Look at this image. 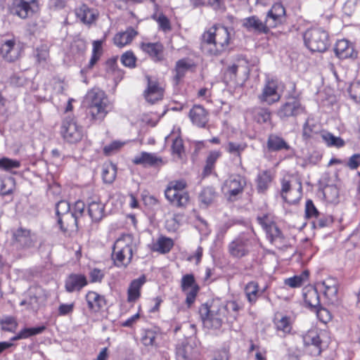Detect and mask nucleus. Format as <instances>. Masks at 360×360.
Segmentation results:
<instances>
[{"label": "nucleus", "mask_w": 360, "mask_h": 360, "mask_svg": "<svg viewBox=\"0 0 360 360\" xmlns=\"http://www.w3.org/2000/svg\"><path fill=\"white\" fill-rule=\"evenodd\" d=\"M285 20V8L281 3H275L268 11L265 21L252 15L243 20V27L249 32L257 34H268L270 28L282 24Z\"/></svg>", "instance_id": "nucleus-1"}, {"label": "nucleus", "mask_w": 360, "mask_h": 360, "mask_svg": "<svg viewBox=\"0 0 360 360\" xmlns=\"http://www.w3.org/2000/svg\"><path fill=\"white\" fill-rule=\"evenodd\" d=\"M231 41V34L228 27L220 23L213 25L204 31L201 36L202 44L212 46L209 51L214 56H218L225 51Z\"/></svg>", "instance_id": "nucleus-2"}, {"label": "nucleus", "mask_w": 360, "mask_h": 360, "mask_svg": "<svg viewBox=\"0 0 360 360\" xmlns=\"http://www.w3.org/2000/svg\"><path fill=\"white\" fill-rule=\"evenodd\" d=\"M258 224L266 233L269 242L279 250H285L291 247L288 238L285 236L276 223V217L266 213L257 217Z\"/></svg>", "instance_id": "nucleus-3"}, {"label": "nucleus", "mask_w": 360, "mask_h": 360, "mask_svg": "<svg viewBox=\"0 0 360 360\" xmlns=\"http://www.w3.org/2000/svg\"><path fill=\"white\" fill-rule=\"evenodd\" d=\"M86 118L91 124L102 122L108 113L109 101L105 91L92 89L86 94Z\"/></svg>", "instance_id": "nucleus-4"}, {"label": "nucleus", "mask_w": 360, "mask_h": 360, "mask_svg": "<svg viewBox=\"0 0 360 360\" xmlns=\"http://www.w3.org/2000/svg\"><path fill=\"white\" fill-rule=\"evenodd\" d=\"M136 250L132 234L123 233L115 242L112 247V259L115 266L126 269L131 262L134 252Z\"/></svg>", "instance_id": "nucleus-5"}, {"label": "nucleus", "mask_w": 360, "mask_h": 360, "mask_svg": "<svg viewBox=\"0 0 360 360\" xmlns=\"http://www.w3.org/2000/svg\"><path fill=\"white\" fill-rule=\"evenodd\" d=\"M187 188L188 183L185 179L172 180L168 182L165 190V198L174 207L185 209L191 201Z\"/></svg>", "instance_id": "nucleus-6"}, {"label": "nucleus", "mask_w": 360, "mask_h": 360, "mask_svg": "<svg viewBox=\"0 0 360 360\" xmlns=\"http://www.w3.org/2000/svg\"><path fill=\"white\" fill-rule=\"evenodd\" d=\"M199 314L203 326L210 330L220 329L224 321L227 320L225 308L219 303L202 304L199 307Z\"/></svg>", "instance_id": "nucleus-7"}, {"label": "nucleus", "mask_w": 360, "mask_h": 360, "mask_svg": "<svg viewBox=\"0 0 360 360\" xmlns=\"http://www.w3.org/2000/svg\"><path fill=\"white\" fill-rule=\"evenodd\" d=\"M70 205L65 200H60L56 205V221L60 231L65 236L77 232L80 226L79 221L70 214Z\"/></svg>", "instance_id": "nucleus-8"}, {"label": "nucleus", "mask_w": 360, "mask_h": 360, "mask_svg": "<svg viewBox=\"0 0 360 360\" xmlns=\"http://www.w3.org/2000/svg\"><path fill=\"white\" fill-rule=\"evenodd\" d=\"M279 194L285 202L298 203L302 197V184L293 174L287 173L280 179Z\"/></svg>", "instance_id": "nucleus-9"}, {"label": "nucleus", "mask_w": 360, "mask_h": 360, "mask_svg": "<svg viewBox=\"0 0 360 360\" xmlns=\"http://www.w3.org/2000/svg\"><path fill=\"white\" fill-rule=\"evenodd\" d=\"M303 39L305 46L311 52L323 53L330 47V38L327 31L320 27L307 29Z\"/></svg>", "instance_id": "nucleus-10"}, {"label": "nucleus", "mask_w": 360, "mask_h": 360, "mask_svg": "<svg viewBox=\"0 0 360 360\" xmlns=\"http://www.w3.org/2000/svg\"><path fill=\"white\" fill-rule=\"evenodd\" d=\"M40 0H11L8 12L21 20H27L41 11Z\"/></svg>", "instance_id": "nucleus-11"}, {"label": "nucleus", "mask_w": 360, "mask_h": 360, "mask_svg": "<svg viewBox=\"0 0 360 360\" xmlns=\"http://www.w3.org/2000/svg\"><path fill=\"white\" fill-rule=\"evenodd\" d=\"M60 134L65 141L77 143L82 140L84 131L83 127L78 124L74 116H68L62 120Z\"/></svg>", "instance_id": "nucleus-12"}, {"label": "nucleus", "mask_w": 360, "mask_h": 360, "mask_svg": "<svg viewBox=\"0 0 360 360\" xmlns=\"http://www.w3.org/2000/svg\"><path fill=\"white\" fill-rule=\"evenodd\" d=\"M247 185L246 177L240 174H231L224 182L221 191L229 200H235L243 193Z\"/></svg>", "instance_id": "nucleus-13"}, {"label": "nucleus", "mask_w": 360, "mask_h": 360, "mask_svg": "<svg viewBox=\"0 0 360 360\" xmlns=\"http://www.w3.org/2000/svg\"><path fill=\"white\" fill-rule=\"evenodd\" d=\"M147 86L143 91V96L147 103L153 105L164 98L165 85L157 78L146 76Z\"/></svg>", "instance_id": "nucleus-14"}, {"label": "nucleus", "mask_w": 360, "mask_h": 360, "mask_svg": "<svg viewBox=\"0 0 360 360\" xmlns=\"http://www.w3.org/2000/svg\"><path fill=\"white\" fill-rule=\"evenodd\" d=\"M304 107L302 105L297 96H289L276 112L277 116L281 120L295 117L304 112Z\"/></svg>", "instance_id": "nucleus-15"}, {"label": "nucleus", "mask_w": 360, "mask_h": 360, "mask_svg": "<svg viewBox=\"0 0 360 360\" xmlns=\"http://www.w3.org/2000/svg\"><path fill=\"white\" fill-rule=\"evenodd\" d=\"M281 95L278 91V82L276 79H267L257 98L262 104L271 105L280 101Z\"/></svg>", "instance_id": "nucleus-16"}, {"label": "nucleus", "mask_w": 360, "mask_h": 360, "mask_svg": "<svg viewBox=\"0 0 360 360\" xmlns=\"http://www.w3.org/2000/svg\"><path fill=\"white\" fill-rule=\"evenodd\" d=\"M22 47L15 37L3 39L0 45V56L4 60L13 63L18 60L21 56Z\"/></svg>", "instance_id": "nucleus-17"}, {"label": "nucleus", "mask_w": 360, "mask_h": 360, "mask_svg": "<svg viewBox=\"0 0 360 360\" xmlns=\"http://www.w3.org/2000/svg\"><path fill=\"white\" fill-rule=\"evenodd\" d=\"M84 300L87 311L92 316H98L103 314L108 304L105 296L94 290L87 291L84 296Z\"/></svg>", "instance_id": "nucleus-18"}, {"label": "nucleus", "mask_w": 360, "mask_h": 360, "mask_svg": "<svg viewBox=\"0 0 360 360\" xmlns=\"http://www.w3.org/2000/svg\"><path fill=\"white\" fill-rule=\"evenodd\" d=\"M251 248V239L247 236L242 234L230 242L227 249L231 257L240 259L249 255Z\"/></svg>", "instance_id": "nucleus-19"}, {"label": "nucleus", "mask_w": 360, "mask_h": 360, "mask_svg": "<svg viewBox=\"0 0 360 360\" xmlns=\"http://www.w3.org/2000/svg\"><path fill=\"white\" fill-rule=\"evenodd\" d=\"M181 288L186 295V304L188 307H191L195 302L200 290V285L196 282L193 274H187L182 276L181 279Z\"/></svg>", "instance_id": "nucleus-20"}, {"label": "nucleus", "mask_w": 360, "mask_h": 360, "mask_svg": "<svg viewBox=\"0 0 360 360\" xmlns=\"http://www.w3.org/2000/svg\"><path fill=\"white\" fill-rule=\"evenodd\" d=\"M139 48L154 63H162L166 60L165 48L160 41H143L139 44Z\"/></svg>", "instance_id": "nucleus-21"}, {"label": "nucleus", "mask_w": 360, "mask_h": 360, "mask_svg": "<svg viewBox=\"0 0 360 360\" xmlns=\"http://www.w3.org/2000/svg\"><path fill=\"white\" fill-rule=\"evenodd\" d=\"M131 162L135 165L153 168H160L167 163L166 160L156 153L146 151H142L136 155Z\"/></svg>", "instance_id": "nucleus-22"}, {"label": "nucleus", "mask_w": 360, "mask_h": 360, "mask_svg": "<svg viewBox=\"0 0 360 360\" xmlns=\"http://www.w3.org/2000/svg\"><path fill=\"white\" fill-rule=\"evenodd\" d=\"M75 14L82 23L89 27L95 24L99 17V11L86 4H82L75 9Z\"/></svg>", "instance_id": "nucleus-23"}, {"label": "nucleus", "mask_w": 360, "mask_h": 360, "mask_svg": "<svg viewBox=\"0 0 360 360\" xmlns=\"http://www.w3.org/2000/svg\"><path fill=\"white\" fill-rule=\"evenodd\" d=\"M88 284L87 277L84 274L72 273L65 278L64 288L66 292L72 293L80 292Z\"/></svg>", "instance_id": "nucleus-24"}, {"label": "nucleus", "mask_w": 360, "mask_h": 360, "mask_svg": "<svg viewBox=\"0 0 360 360\" xmlns=\"http://www.w3.org/2000/svg\"><path fill=\"white\" fill-rule=\"evenodd\" d=\"M146 283V277L142 275L140 277L133 279L129 284L127 290V302L134 305L141 297V290L143 285Z\"/></svg>", "instance_id": "nucleus-25"}, {"label": "nucleus", "mask_w": 360, "mask_h": 360, "mask_svg": "<svg viewBox=\"0 0 360 360\" xmlns=\"http://www.w3.org/2000/svg\"><path fill=\"white\" fill-rule=\"evenodd\" d=\"M226 72L229 79L237 82L238 79L245 80L248 78L250 75V68L247 61L238 60L236 63L229 66Z\"/></svg>", "instance_id": "nucleus-26"}, {"label": "nucleus", "mask_w": 360, "mask_h": 360, "mask_svg": "<svg viewBox=\"0 0 360 360\" xmlns=\"http://www.w3.org/2000/svg\"><path fill=\"white\" fill-rule=\"evenodd\" d=\"M195 68L194 62L188 58H184L176 62L173 70V81L176 84H179L185 77L186 73L189 71H193Z\"/></svg>", "instance_id": "nucleus-27"}, {"label": "nucleus", "mask_w": 360, "mask_h": 360, "mask_svg": "<svg viewBox=\"0 0 360 360\" xmlns=\"http://www.w3.org/2000/svg\"><path fill=\"white\" fill-rule=\"evenodd\" d=\"M138 35V30L129 26L124 31L117 32L112 38V42L115 46L122 49L131 44Z\"/></svg>", "instance_id": "nucleus-28"}, {"label": "nucleus", "mask_w": 360, "mask_h": 360, "mask_svg": "<svg viewBox=\"0 0 360 360\" xmlns=\"http://www.w3.org/2000/svg\"><path fill=\"white\" fill-rule=\"evenodd\" d=\"M267 288V286H265L261 289L259 283L255 281L248 282L244 286L243 292L250 306L255 305L259 297H261L263 293L266 290Z\"/></svg>", "instance_id": "nucleus-29"}, {"label": "nucleus", "mask_w": 360, "mask_h": 360, "mask_svg": "<svg viewBox=\"0 0 360 360\" xmlns=\"http://www.w3.org/2000/svg\"><path fill=\"white\" fill-rule=\"evenodd\" d=\"M176 360H202L200 352L188 342H182L176 347Z\"/></svg>", "instance_id": "nucleus-30"}, {"label": "nucleus", "mask_w": 360, "mask_h": 360, "mask_svg": "<svg viewBox=\"0 0 360 360\" xmlns=\"http://www.w3.org/2000/svg\"><path fill=\"white\" fill-rule=\"evenodd\" d=\"M191 122L200 128H205L209 122V112L201 105H194L189 111Z\"/></svg>", "instance_id": "nucleus-31"}, {"label": "nucleus", "mask_w": 360, "mask_h": 360, "mask_svg": "<svg viewBox=\"0 0 360 360\" xmlns=\"http://www.w3.org/2000/svg\"><path fill=\"white\" fill-rule=\"evenodd\" d=\"M334 51L335 55L340 59L355 58L357 57V51L348 40H338L335 45Z\"/></svg>", "instance_id": "nucleus-32"}, {"label": "nucleus", "mask_w": 360, "mask_h": 360, "mask_svg": "<svg viewBox=\"0 0 360 360\" xmlns=\"http://www.w3.org/2000/svg\"><path fill=\"white\" fill-rule=\"evenodd\" d=\"M274 177V173L270 169H264L259 172L255 179L257 193L260 194L266 193Z\"/></svg>", "instance_id": "nucleus-33"}, {"label": "nucleus", "mask_w": 360, "mask_h": 360, "mask_svg": "<svg viewBox=\"0 0 360 360\" xmlns=\"http://www.w3.org/2000/svg\"><path fill=\"white\" fill-rule=\"evenodd\" d=\"M302 297L305 307L311 311L317 308L321 304L319 292L312 285L305 286L302 289Z\"/></svg>", "instance_id": "nucleus-34"}, {"label": "nucleus", "mask_w": 360, "mask_h": 360, "mask_svg": "<svg viewBox=\"0 0 360 360\" xmlns=\"http://www.w3.org/2000/svg\"><path fill=\"white\" fill-rule=\"evenodd\" d=\"M221 155L222 153L219 150H210L208 153L201 173L203 178L207 177L214 172L216 163Z\"/></svg>", "instance_id": "nucleus-35"}, {"label": "nucleus", "mask_w": 360, "mask_h": 360, "mask_svg": "<svg viewBox=\"0 0 360 360\" xmlns=\"http://www.w3.org/2000/svg\"><path fill=\"white\" fill-rule=\"evenodd\" d=\"M174 242L172 238L165 236H160L156 241L150 245V250L162 255L169 253L174 248Z\"/></svg>", "instance_id": "nucleus-36"}, {"label": "nucleus", "mask_w": 360, "mask_h": 360, "mask_svg": "<svg viewBox=\"0 0 360 360\" xmlns=\"http://www.w3.org/2000/svg\"><path fill=\"white\" fill-rule=\"evenodd\" d=\"M323 293L329 302H333L338 298V283L333 278L328 277L321 283Z\"/></svg>", "instance_id": "nucleus-37"}, {"label": "nucleus", "mask_w": 360, "mask_h": 360, "mask_svg": "<svg viewBox=\"0 0 360 360\" xmlns=\"http://www.w3.org/2000/svg\"><path fill=\"white\" fill-rule=\"evenodd\" d=\"M88 214L93 222H99L105 215V205L98 198L92 200L88 205Z\"/></svg>", "instance_id": "nucleus-38"}, {"label": "nucleus", "mask_w": 360, "mask_h": 360, "mask_svg": "<svg viewBox=\"0 0 360 360\" xmlns=\"http://www.w3.org/2000/svg\"><path fill=\"white\" fill-rule=\"evenodd\" d=\"M274 324L277 332H281L283 337L292 333L293 320L287 315H282L280 318L275 317Z\"/></svg>", "instance_id": "nucleus-39"}, {"label": "nucleus", "mask_w": 360, "mask_h": 360, "mask_svg": "<svg viewBox=\"0 0 360 360\" xmlns=\"http://www.w3.org/2000/svg\"><path fill=\"white\" fill-rule=\"evenodd\" d=\"M103 40H96L93 41V48L91 58L86 65L82 70V72H88L91 70L95 65L101 59L103 53Z\"/></svg>", "instance_id": "nucleus-40"}, {"label": "nucleus", "mask_w": 360, "mask_h": 360, "mask_svg": "<svg viewBox=\"0 0 360 360\" xmlns=\"http://www.w3.org/2000/svg\"><path fill=\"white\" fill-rule=\"evenodd\" d=\"M303 341L305 345H311L316 348V355L321 354L322 340L318 329L309 330L303 336Z\"/></svg>", "instance_id": "nucleus-41"}, {"label": "nucleus", "mask_w": 360, "mask_h": 360, "mask_svg": "<svg viewBox=\"0 0 360 360\" xmlns=\"http://www.w3.org/2000/svg\"><path fill=\"white\" fill-rule=\"evenodd\" d=\"M266 147L269 151L276 152L282 150H288L290 149V145L281 136L271 134L267 139Z\"/></svg>", "instance_id": "nucleus-42"}, {"label": "nucleus", "mask_w": 360, "mask_h": 360, "mask_svg": "<svg viewBox=\"0 0 360 360\" xmlns=\"http://www.w3.org/2000/svg\"><path fill=\"white\" fill-rule=\"evenodd\" d=\"M13 239L23 247H30L34 243L31 231L22 227H19L13 232Z\"/></svg>", "instance_id": "nucleus-43"}, {"label": "nucleus", "mask_w": 360, "mask_h": 360, "mask_svg": "<svg viewBox=\"0 0 360 360\" xmlns=\"http://www.w3.org/2000/svg\"><path fill=\"white\" fill-rule=\"evenodd\" d=\"M309 279V271L304 270L300 274L285 278L284 284L290 288H300Z\"/></svg>", "instance_id": "nucleus-44"}, {"label": "nucleus", "mask_w": 360, "mask_h": 360, "mask_svg": "<svg viewBox=\"0 0 360 360\" xmlns=\"http://www.w3.org/2000/svg\"><path fill=\"white\" fill-rule=\"evenodd\" d=\"M46 330L44 326L34 327V328H25L20 330L15 336L11 338L12 341L18 340L27 339L32 336L40 334Z\"/></svg>", "instance_id": "nucleus-45"}, {"label": "nucleus", "mask_w": 360, "mask_h": 360, "mask_svg": "<svg viewBox=\"0 0 360 360\" xmlns=\"http://www.w3.org/2000/svg\"><path fill=\"white\" fill-rule=\"evenodd\" d=\"M223 307L225 308L226 318L228 319V314L231 313V316L235 321L238 317L239 311L243 309V304L238 300H233L227 301L226 304H223Z\"/></svg>", "instance_id": "nucleus-46"}, {"label": "nucleus", "mask_w": 360, "mask_h": 360, "mask_svg": "<svg viewBox=\"0 0 360 360\" xmlns=\"http://www.w3.org/2000/svg\"><path fill=\"white\" fill-rule=\"evenodd\" d=\"M246 143H236L229 141L227 143L226 152L238 158L240 164H242V153L247 148Z\"/></svg>", "instance_id": "nucleus-47"}, {"label": "nucleus", "mask_w": 360, "mask_h": 360, "mask_svg": "<svg viewBox=\"0 0 360 360\" xmlns=\"http://www.w3.org/2000/svg\"><path fill=\"white\" fill-rule=\"evenodd\" d=\"M171 150L172 156L178 160H181L185 156L184 141L180 136H176L172 140Z\"/></svg>", "instance_id": "nucleus-48"}, {"label": "nucleus", "mask_w": 360, "mask_h": 360, "mask_svg": "<svg viewBox=\"0 0 360 360\" xmlns=\"http://www.w3.org/2000/svg\"><path fill=\"white\" fill-rule=\"evenodd\" d=\"M321 138L328 147H336L340 148L345 145V142L342 138L335 136L330 132L323 134Z\"/></svg>", "instance_id": "nucleus-49"}, {"label": "nucleus", "mask_w": 360, "mask_h": 360, "mask_svg": "<svg viewBox=\"0 0 360 360\" xmlns=\"http://www.w3.org/2000/svg\"><path fill=\"white\" fill-rule=\"evenodd\" d=\"M0 325L3 330L11 333H14L18 326L16 319L11 316H7L3 318L0 321Z\"/></svg>", "instance_id": "nucleus-50"}, {"label": "nucleus", "mask_w": 360, "mask_h": 360, "mask_svg": "<svg viewBox=\"0 0 360 360\" xmlns=\"http://www.w3.org/2000/svg\"><path fill=\"white\" fill-rule=\"evenodd\" d=\"M117 169L116 167L112 165H105L102 171V178L105 183L111 184L116 178Z\"/></svg>", "instance_id": "nucleus-51"}, {"label": "nucleus", "mask_w": 360, "mask_h": 360, "mask_svg": "<svg viewBox=\"0 0 360 360\" xmlns=\"http://www.w3.org/2000/svg\"><path fill=\"white\" fill-rule=\"evenodd\" d=\"M312 311L316 313L319 321L324 324H327L333 319L331 312L328 309L322 307L321 304H320L317 308L314 309Z\"/></svg>", "instance_id": "nucleus-52"}, {"label": "nucleus", "mask_w": 360, "mask_h": 360, "mask_svg": "<svg viewBox=\"0 0 360 360\" xmlns=\"http://www.w3.org/2000/svg\"><path fill=\"white\" fill-rule=\"evenodd\" d=\"M21 166V163L18 160H13L4 157L0 158V169L11 172L13 169H18Z\"/></svg>", "instance_id": "nucleus-53"}, {"label": "nucleus", "mask_w": 360, "mask_h": 360, "mask_svg": "<svg viewBox=\"0 0 360 360\" xmlns=\"http://www.w3.org/2000/svg\"><path fill=\"white\" fill-rule=\"evenodd\" d=\"M120 60L124 66L129 68H134L136 65L137 58L134 53L129 50L122 53Z\"/></svg>", "instance_id": "nucleus-54"}, {"label": "nucleus", "mask_w": 360, "mask_h": 360, "mask_svg": "<svg viewBox=\"0 0 360 360\" xmlns=\"http://www.w3.org/2000/svg\"><path fill=\"white\" fill-rule=\"evenodd\" d=\"M348 93L355 103L360 104V79H355L350 84Z\"/></svg>", "instance_id": "nucleus-55"}, {"label": "nucleus", "mask_w": 360, "mask_h": 360, "mask_svg": "<svg viewBox=\"0 0 360 360\" xmlns=\"http://www.w3.org/2000/svg\"><path fill=\"white\" fill-rule=\"evenodd\" d=\"M271 119V111L268 108H260L255 115V120L259 124H264L270 122Z\"/></svg>", "instance_id": "nucleus-56"}, {"label": "nucleus", "mask_w": 360, "mask_h": 360, "mask_svg": "<svg viewBox=\"0 0 360 360\" xmlns=\"http://www.w3.org/2000/svg\"><path fill=\"white\" fill-rule=\"evenodd\" d=\"M215 197L216 194L214 191L210 188H205L201 192L200 200L204 205H209L214 201Z\"/></svg>", "instance_id": "nucleus-57"}, {"label": "nucleus", "mask_w": 360, "mask_h": 360, "mask_svg": "<svg viewBox=\"0 0 360 360\" xmlns=\"http://www.w3.org/2000/svg\"><path fill=\"white\" fill-rule=\"evenodd\" d=\"M124 146V143L119 141H113L108 145L103 147V152L105 155L109 156L117 152Z\"/></svg>", "instance_id": "nucleus-58"}, {"label": "nucleus", "mask_w": 360, "mask_h": 360, "mask_svg": "<svg viewBox=\"0 0 360 360\" xmlns=\"http://www.w3.org/2000/svg\"><path fill=\"white\" fill-rule=\"evenodd\" d=\"M84 202L81 200H78L73 205L70 214H72L74 217H76L75 218L77 219V221H79V218L82 217L84 214Z\"/></svg>", "instance_id": "nucleus-59"}, {"label": "nucleus", "mask_w": 360, "mask_h": 360, "mask_svg": "<svg viewBox=\"0 0 360 360\" xmlns=\"http://www.w3.org/2000/svg\"><path fill=\"white\" fill-rule=\"evenodd\" d=\"M359 2L360 0H347L342 6L343 13L347 16H351L356 11Z\"/></svg>", "instance_id": "nucleus-60"}, {"label": "nucleus", "mask_w": 360, "mask_h": 360, "mask_svg": "<svg viewBox=\"0 0 360 360\" xmlns=\"http://www.w3.org/2000/svg\"><path fill=\"white\" fill-rule=\"evenodd\" d=\"M305 215L307 218H318L319 213L316 207H315L313 201L310 199L306 201L305 204Z\"/></svg>", "instance_id": "nucleus-61"}, {"label": "nucleus", "mask_w": 360, "mask_h": 360, "mask_svg": "<svg viewBox=\"0 0 360 360\" xmlns=\"http://www.w3.org/2000/svg\"><path fill=\"white\" fill-rule=\"evenodd\" d=\"M13 185L10 179H0V193L2 195H9L13 193Z\"/></svg>", "instance_id": "nucleus-62"}, {"label": "nucleus", "mask_w": 360, "mask_h": 360, "mask_svg": "<svg viewBox=\"0 0 360 360\" xmlns=\"http://www.w3.org/2000/svg\"><path fill=\"white\" fill-rule=\"evenodd\" d=\"M156 333L152 330H147L141 338L142 343L145 346H153L155 343Z\"/></svg>", "instance_id": "nucleus-63"}, {"label": "nucleus", "mask_w": 360, "mask_h": 360, "mask_svg": "<svg viewBox=\"0 0 360 360\" xmlns=\"http://www.w3.org/2000/svg\"><path fill=\"white\" fill-rule=\"evenodd\" d=\"M157 22L158 23L160 29L164 32H167L172 30L171 22L165 15H159L157 19Z\"/></svg>", "instance_id": "nucleus-64"}]
</instances>
